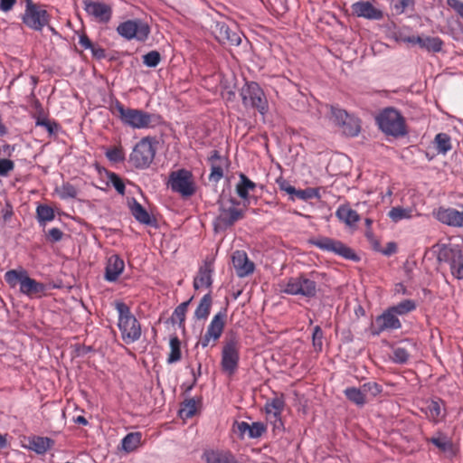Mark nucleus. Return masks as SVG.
<instances>
[{
    "label": "nucleus",
    "mask_w": 463,
    "mask_h": 463,
    "mask_svg": "<svg viewBox=\"0 0 463 463\" xmlns=\"http://www.w3.org/2000/svg\"><path fill=\"white\" fill-rule=\"evenodd\" d=\"M14 216V209L11 203L6 202L5 206L1 210V217L5 222H10Z\"/></svg>",
    "instance_id": "0e129e2a"
},
{
    "label": "nucleus",
    "mask_w": 463,
    "mask_h": 463,
    "mask_svg": "<svg viewBox=\"0 0 463 463\" xmlns=\"http://www.w3.org/2000/svg\"><path fill=\"white\" fill-rule=\"evenodd\" d=\"M157 141L155 137H142L133 147L130 163L138 169H146L153 163L156 153Z\"/></svg>",
    "instance_id": "0eeeda50"
},
{
    "label": "nucleus",
    "mask_w": 463,
    "mask_h": 463,
    "mask_svg": "<svg viewBox=\"0 0 463 463\" xmlns=\"http://www.w3.org/2000/svg\"><path fill=\"white\" fill-rule=\"evenodd\" d=\"M131 214L142 224H150L151 217L147 211L135 199L129 203Z\"/></svg>",
    "instance_id": "72a5a7b5"
},
{
    "label": "nucleus",
    "mask_w": 463,
    "mask_h": 463,
    "mask_svg": "<svg viewBox=\"0 0 463 463\" xmlns=\"http://www.w3.org/2000/svg\"><path fill=\"white\" fill-rule=\"evenodd\" d=\"M451 274L458 279H463V259L458 265L450 269Z\"/></svg>",
    "instance_id": "774afa93"
},
{
    "label": "nucleus",
    "mask_w": 463,
    "mask_h": 463,
    "mask_svg": "<svg viewBox=\"0 0 463 463\" xmlns=\"http://www.w3.org/2000/svg\"><path fill=\"white\" fill-rule=\"evenodd\" d=\"M36 218L41 225H45L55 218L53 209L46 204H40L36 208Z\"/></svg>",
    "instance_id": "a19ab883"
},
{
    "label": "nucleus",
    "mask_w": 463,
    "mask_h": 463,
    "mask_svg": "<svg viewBox=\"0 0 463 463\" xmlns=\"http://www.w3.org/2000/svg\"><path fill=\"white\" fill-rule=\"evenodd\" d=\"M27 271L24 269H10L5 272V279L10 287L14 288L17 283L22 285V280L27 275Z\"/></svg>",
    "instance_id": "37998d69"
},
{
    "label": "nucleus",
    "mask_w": 463,
    "mask_h": 463,
    "mask_svg": "<svg viewBox=\"0 0 463 463\" xmlns=\"http://www.w3.org/2000/svg\"><path fill=\"white\" fill-rule=\"evenodd\" d=\"M427 419L433 423L442 421L446 416L445 405L440 399L427 400L420 408Z\"/></svg>",
    "instance_id": "4be33fe9"
},
{
    "label": "nucleus",
    "mask_w": 463,
    "mask_h": 463,
    "mask_svg": "<svg viewBox=\"0 0 463 463\" xmlns=\"http://www.w3.org/2000/svg\"><path fill=\"white\" fill-rule=\"evenodd\" d=\"M240 202L233 198L222 199L219 202V213L213 222L214 230L225 231L244 217Z\"/></svg>",
    "instance_id": "423d86ee"
},
{
    "label": "nucleus",
    "mask_w": 463,
    "mask_h": 463,
    "mask_svg": "<svg viewBox=\"0 0 463 463\" xmlns=\"http://www.w3.org/2000/svg\"><path fill=\"white\" fill-rule=\"evenodd\" d=\"M435 143L439 153L446 154L451 149L450 137L445 133H439L436 135Z\"/></svg>",
    "instance_id": "a18cd8bd"
},
{
    "label": "nucleus",
    "mask_w": 463,
    "mask_h": 463,
    "mask_svg": "<svg viewBox=\"0 0 463 463\" xmlns=\"http://www.w3.org/2000/svg\"><path fill=\"white\" fill-rule=\"evenodd\" d=\"M206 463H240L230 451L210 450L203 454Z\"/></svg>",
    "instance_id": "cd10ccee"
},
{
    "label": "nucleus",
    "mask_w": 463,
    "mask_h": 463,
    "mask_svg": "<svg viewBox=\"0 0 463 463\" xmlns=\"http://www.w3.org/2000/svg\"><path fill=\"white\" fill-rule=\"evenodd\" d=\"M426 441L434 445L439 452L447 458H453L458 451L452 439L441 431L437 432L431 438H428Z\"/></svg>",
    "instance_id": "6ab92c4d"
},
{
    "label": "nucleus",
    "mask_w": 463,
    "mask_h": 463,
    "mask_svg": "<svg viewBox=\"0 0 463 463\" xmlns=\"http://www.w3.org/2000/svg\"><path fill=\"white\" fill-rule=\"evenodd\" d=\"M340 128L345 136L356 137L361 130L360 120L354 115H349Z\"/></svg>",
    "instance_id": "f704fd0d"
},
{
    "label": "nucleus",
    "mask_w": 463,
    "mask_h": 463,
    "mask_svg": "<svg viewBox=\"0 0 463 463\" xmlns=\"http://www.w3.org/2000/svg\"><path fill=\"white\" fill-rule=\"evenodd\" d=\"M56 193L62 200L72 199L77 196V189L70 183L63 184L61 187L56 188Z\"/></svg>",
    "instance_id": "de8ad7c7"
},
{
    "label": "nucleus",
    "mask_w": 463,
    "mask_h": 463,
    "mask_svg": "<svg viewBox=\"0 0 463 463\" xmlns=\"http://www.w3.org/2000/svg\"><path fill=\"white\" fill-rule=\"evenodd\" d=\"M124 269V260L118 255H111L108 259L105 268V279L109 282H115L122 274Z\"/></svg>",
    "instance_id": "a878e982"
},
{
    "label": "nucleus",
    "mask_w": 463,
    "mask_h": 463,
    "mask_svg": "<svg viewBox=\"0 0 463 463\" xmlns=\"http://www.w3.org/2000/svg\"><path fill=\"white\" fill-rule=\"evenodd\" d=\"M105 155L106 157L113 163H121L125 160V152L122 146H113L109 148Z\"/></svg>",
    "instance_id": "09e8293b"
},
{
    "label": "nucleus",
    "mask_w": 463,
    "mask_h": 463,
    "mask_svg": "<svg viewBox=\"0 0 463 463\" xmlns=\"http://www.w3.org/2000/svg\"><path fill=\"white\" fill-rule=\"evenodd\" d=\"M214 271V259L206 257L198 269V273L194 279V289L202 288H210L213 284V273Z\"/></svg>",
    "instance_id": "412c9836"
},
{
    "label": "nucleus",
    "mask_w": 463,
    "mask_h": 463,
    "mask_svg": "<svg viewBox=\"0 0 463 463\" xmlns=\"http://www.w3.org/2000/svg\"><path fill=\"white\" fill-rule=\"evenodd\" d=\"M34 107L36 109V114L33 116L35 118V125L41 126L46 128L50 135H52L58 128V124L54 121H50L44 113L42 104L39 100L34 101Z\"/></svg>",
    "instance_id": "c85d7f7f"
},
{
    "label": "nucleus",
    "mask_w": 463,
    "mask_h": 463,
    "mask_svg": "<svg viewBox=\"0 0 463 463\" xmlns=\"http://www.w3.org/2000/svg\"><path fill=\"white\" fill-rule=\"evenodd\" d=\"M394 9L398 14H402L414 5V0H393Z\"/></svg>",
    "instance_id": "052dcab7"
},
{
    "label": "nucleus",
    "mask_w": 463,
    "mask_h": 463,
    "mask_svg": "<svg viewBox=\"0 0 463 463\" xmlns=\"http://www.w3.org/2000/svg\"><path fill=\"white\" fill-rule=\"evenodd\" d=\"M215 39L223 45L238 46L241 42V34L237 30H232L224 22H215L212 26Z\"/></svg>",
    "instance_id": "2eb2a0df"
},
{
    "label": "nucleus",
    "mask_w": 463,
    "mask_h": 463,
    "mask_svg": "<svg viewBox=\"0 0 463 463\" xmlns=\"http://www.w3.org/2000/svg\"><path fill=\"white\" fill-rule=\"evenodd\" d=\"M116 310L118 313V326L123 342L130 345L138 341L142 335L141 325L131 313L129 307L123 302H118Z\"/></svg>",
    "instance_id": "7ed1b4c3"
},
{
    "label": "nucleus",
    "mask_w": 463,
    "mask_h": 463,
    "mask_svg": "<svg viewBox=\"0 0 463 463\" xmlns=\"http://www.w3.org/2000/svg\"><path fill=\"white\" fill-rule=\"evenodd\" d=\"M285 405V399L282 393L279 395L276 394L274 397L269 399L265 403L264 411L267 415V419L273 423L274 428L282 426L281 414L284 411Z\"/></svg>",
    "instance_id": "f3484780"
},
{
    "label": "nucleus",
    "mask_w": 463,
    "mask_h": 463,
    "mask_svg": "<svg viewBox=\"0 0 463 463\" xmlns=\"http://www.w3.org/2000/svg\"><path fill=\"white\" fill-rule=\"evenodd\" d=\"M443 47V41L439 37L426 36L425 50L439 52Z\"/></svg>",
    "instance_id": "603ef678"
},
{
    "label": "nucleus",
    "mask_w": 463,
    "mask_h": 463,
    "mask_svg": "<svg viewBox=\"0 0 463 463\" xmlns=\"http://www.w3.org/2000/svg\"><path fill=\"white\" fill-rule=\"evenodd\" d=\"M170 353L167 357L168 364H174L181 360V342L177 335H173L169 342Z\"/></svg>",
    "instance_id": "58836bf2"
},
{
    "label": "nucleus",
    "mask_w": 463,
    "mask_h": 463,
    "mask_svg": "<svg viewBox=\"0 0 463 463\" xmlns=\"http://www.w3.org/2000/svg\"><path fill=\"white\" fill-rule=\"evenodd\" d=\"M417 307V305L414 300L412 299H405L402 302L398 303L397 305H394L392 307H390L391 310L396 315V316H404L406 314H409L412 311H414Z\"/></svg>",
    "instance_id": "79ce46f5"
},
{
    "label": "nucleus",
    "mask_w": 463,
    "mask_h": 463,
    "mask_svg": "<svg viewBox=\"0 0 463 463\" xmlns=\"http://www.w3.org/2000/svg\"><path fill=\"white\" fill-rule=\"evenodd\" d=\"M107 176L109 179V183L114 186L117 192L119 194L124 195L126 186L123 180L119 177V175L114 172H108Z\"/></svg>",
    "instance_id": "3c124183"
},
{
    "label": "nucleus",
    "mask_w": 463,
    "mask_h": 463,
    "mask_svg": "<svg viewBox=\"0 0 463 463\" xmlns=\"http://www.w3.org/2000/svg\"><path fill=\"white\" fill-rule=\"evenodd\" d=\"M330 119L339 128L345 123V119L350 115L345 109L335 106H330Z\"/></svg>",
    "instance_id": "49530a36"
},
{
    "label": "nucleus",
    "mask_w": 463,
    "mask_h": 463,
    "mask_svg": "<svg viewBox=\"0 0 463 463\" xmlns=\"http://www.w3.org/2000/svg\"><path fill=\"white\" fill-rule=\"evenodd\" d=\"M335 216L347 226H353L360 220L358 213L347 204L340 205L335 212Z\"/></svg>",
    "instance_id": "7c9ffc66"
},
{
    "label": "nucleus",
    "mask_w": 463,
    "mask_h": 463,
    "mask_svg": "<svg viewBox=\"0 0 463 463\" xmlns=\"http://www.w3.org/2000/svg\"><path fill=\"white\" fill-rule=\"evenodd\" d=\"M447 5L463 19V2L460 0H447Z\"/></svg>",
    "instance_id": "69168bd1"
},
{
    "label": "nucleus",
    "mask_w": 463,
    "mask_h": 463,
    "mask_svg": "<svg viewBox=\"0 0 463 463\" xmlns=\"http://www.w3.org/2000/svg\"><path fill=\"white\" fill-rule=\"evenodd\" d=\"M232 264L240 278L246 277L254 271V264L242 250H236L232 255Z\"/></svg>",
    "instance_id": "5701e85b"
},
{
    "label": "nucleus",
    "mask_w": 463,
    "mask_h": 463,
    "mask_svg": "<svg viewBox=\"0 0 463 463\" xmlns=\"http://www.w3.org/2000/svg\"><path fill=\"white\" fill-rule=\"evenodd\" d=\"M161 61V55L157 51H151L143 56V62L147 67H156Z\"/></svg>",
    "instance_id": "6e6d98bb"
},
{
    "label": "nucleus",
    "mask_w": 463,
    "mask_h": 463,
    "mask_svg": "<svg viewBox=\"0 0 463 463\" xmlns=\"http://www.w3.org/2000/svg\"><path fill=\"white\" fill-rule=\"evenodd\" d=\"M191 300H192V298L178 305L172 314V317H171L172 322L178 323L179 327H183V328L184 327L186 312H187V308H188V306H189Z\"/></svg>",
    "instance_id": "4c0bfd02"
},
{
    "label": "nucleus",
    "mask_w": 463,
    "mask_h": 463,
    "mask_svg": "<svg viewBox=\"0 0 463 463\" xmlns=\"http://www.w3.org/2000/svg\"><path fill=\"white\" fill-rule=\"evenodd\" d=\"M140 432H131L124 437L122 439V448L127 452L134 451L141 442Z\"/></svg>",
    "instance_id": "ea45409f"
},
{
    "label": "nucleus",
    "mask_w": 463,
    "mask_h": 463,
    "mask_svg": "<svg viewBox=\"0 0 463 463\" xmlns=\"http://www.w3.org/2000/svg\"><path fill=\"white\" fill-rule=\"evenodd\" d=\"M117 33L128 41L136 40L144 43L150 34L149 25L141 19H129L120 23Z\"/></svg>",
    "instance_id": "f8f14e48"
},
{
    "label": "nucleus",
    "mask_w": 463,
    "mask_h": 463,
    "mask_svg": "<svg viewBox=\"0 0 463 463\" xmlns=\"http://www.w3.org/2000/svg\"><path fill=\"white\" fill-rule=\"evenodd\" d=\"M324 334L319 326H316L313 331L312 342L316 351L320 352L323 347Z\"/></svg>",
    "instance_id": "13d9d810"
},
{
    "label": "nucleus",
    "mask_w": 463,
    "mask_h": 463,
    "mask_svg": "<svg viewBox=\"0 0 463 463\" xmlns=\"http://www.w3.org/2000/svg\"><path fill=\"white\" fill-rule=\"evenodd\" d=\"M434 217L443 224L463 229V204L458 208L440 206L433 212Z\"/></svg>",
    "instance_id": "dca6fc26"
},
{
    "label": "nucleus",
    "mask_w": 463,
    "mask_h": 463,
    "mask_svg": "<svg viewBox=\"0 0 463 463\" xmlns=\"http://www.w3.org/2000/svg\"><path fill=\"white\" fill-rule=\"evenodd\" d=\"M373 248L374 250L382 252L385 256H391L397 251V244L393 241L388 242L384 249H380L379 242L375 241L373 242Z\"/></svg>",
    "instance_id": "bf43d9fd"
},
{
    "label": "nucleus",
    "mask_w": 463,
    "mask_h": 463,
    "mask_svg": "<svg viewBox=\"0 0 463 463\" xmlns=\"http://www.w3.org/2000/svg\"><path fill=\"white\" fill-rule=\"evenodd\" d=\"M24 12L21 14L22 23L29 29L41 32L50 24L52 15L46 5L33 0H24Z\"/></svg>",
    "instance_id": "39448f33"
},
{
    "label": "nucleus",
    "mask_w": 463,
    "mask_h": 463,
    "mask_svg": "<svg viewBox=\"0 0 463 463\" xmlns=\"http://www.w3.org/2000/svg\"><path fill=\"white\" fill-rule=\"evenodd\" d=\"M354 14L368 20H381L383 18V12L373 1H358L352 5Z\"/></svg>",
    "instance_id": "aec40b11"
},
{
    "label": "nucleus",
    "mask_w": 463,
    "mask_h": 463,
    "mask_svg": "<svg viewBox=\"0 0 463 463\" xmlns=\"http://www.w3.org/2000/svg\"><path fill=\"white\" fill-rule=\"evenodd\" d=\"M239 178L235 187L236 193L242 200H248L250 192L254 191L257 184L242 173L239 175Z\"/></svg>",
    "instance_id": "2f4dec72"
},
{
    "label": "nucleus",
    "mask_w": 463,
    "mask_h": 463,
    "mask_svg": "<svg viewBox=\"0 0 463 463\" xmlns=\"http://www.w3.org/2000/svg\"><path fill=\"white\" fill-rule=\"evenodd\" d=\"M317 272H310L308 274L301 273L296 277L284 279L279 284V290L288 295L313 298L317 293Z\"/></svg>",
    "instance_id": "f03ea898"
},
{
    "label": "nucleus",
    "mask_w": 463,
    "mask_h": 463,
    "mask_svg": "<svg viewBox=\"0 0 463 463\" xmlns=\"http://www.w3.org/2000/svg\"><path fill=\"white\" fill-rule=\"evenodd\" d=\"M236 428L241 438L247 434L250 439H258L267 431L266 425L260 421L251 424L246 421L236 422Z\"/></svg>",
    "instance_id": "393cba45"
},
{
    "label": "nucleus",
    "mask_w": 463,
    "mask_h": 463,
    "mask_svg": "<svg viewBox=\"0 0 463 463\" xmlns=\"http://www.w3.org/2000/svg\"><path fill=\"white\" fill-rule=\"evenodd\" d=\"M295 196L303 201H307L313 198L320 199V189L312 187H308L303 190L297 189Z\"/></svg>",
    "instance_id": "8fccbe9b"
},
{
    "label": "nucleus",
    "mask_w": 463,
    "mask_h": 463,
    "mask_svg": "<svg viewBox=\"0 0 463 463\" xmlns=\"http://www.w3.org/2000/svg\"><path fill=\"white\" fill-rule=\"evenodd\" d=\"M45 290L46 286L43 283L30 278L28 274L24 278L20 286V292L30 298L40 297Z\"/></svg>",
    "instance_id": "bb28decb"
},
{
    "label": "nucleus",
    "mask_w": 463,
    "mask_h": 463,
    "mask_svg": "<svg viewBox=\"0 0 463 463\" xmlns=\"http://www.w3.org/2000/svg\"><path fill=\"white\" fill-rule=\"evenodd\" d=\"M439 260L447 262L449 268L455 267L463 260V252L458 248H444L439 254Z\"/></svg>",
    "instance_id": "c756f323"
},
{
    "label": "nucleus",
    "mask_w": 463,
    "mask_h": 463,
    "mask_svg": "<svg viewBox=\"0 0 463 463\" xmlns=\"http://www.w3.org/2000/svg\"><path fill=\"white\" fill-rule=\"evenodd\" d=\"M344 393L356 406L363 407L367 402L362 388L348 387L344 391Z\"/></svg>",
    "instance_id": "e433bc0d"
},
{
    "label": "nucleus",
    "mask_w": 463,
    "mask_h": 463,
    "mask_svg": "<svg viewBox=\"0 0 463 463\" xmlns=\"http://www.w3.org/2000/svg\"><path fill=\"white\" fill-rule=\"evenodd\" d=\"M110 112L120 121L134 129H144L155 127L159 117L139 109L125 107L118 99L112 100L109 105Z\"/></svg>",
    "instance_id": "f257e3e1"
},
{
    "label": "nucleus",
    "mask_w": 463,
    "mask_h": 463,
    "mask_svg": "<svg viewBox=\"0 0 463 463\" xmlns=\"http://www.w3.org/2000/svg\"><path fill=\"white\" fill-rule=\"evenodd\" d=\"M401 327V321L389 307L375 318L374 324L372 327V333L373 335H380L383 331L396 330Z\"/></svg>",
    "instance_id": "a211bd4d"
},
{
    "label": "nucleus",
    "mask_w": 463,
    "mask_h": 463,
    "mask_svg": "<svg viewBox=\"0 0 463 463\" xmlns=\"http://www.w3.org/2000/svg\"><path fill=\"white\" fill-rule=\"evenodd\" d=\"M277 184L281 191L286 192L289 195H295L297 189L289 184L288 181L279 178L277 179Z\"/></svg>",
    "instance_id": "e2e57ef3"
},
{
    "label": "nucleus",
    "mask_w": 463,
    "mask_h": 463,
    "mask_svg": "<svg viewBox=\"0 0 463 463\" xmlns=\"http://www.w3.org/2000/svg\"><path fill=\"white\" fill-rule=\"evenodd\" d=\"M364 396L370 394L372 397H376L383 392V387L375 382H368L361 386Z\"/></svg>",
    "instance_id": "864d4df0"
},
{
    "label": "nucleus",
    "mask_w": 463,
    "mask_h": 463,
    "mask_svg": "<svg viewBox=\"0 0 463 463\" xmlns=\"http://www.w3.org/2000/svg\"><path fill=\"white\" fill-rule=\"evenodd\" d=\"M388 216L392 222H398L403 219H410L412 216V210L403 207H392L389 211Z\"/></svg>",
    "instance_id": "c03bdc74"
},
{
    "label": "nucleus",
    "mask_w": 463,
    "mask_h": 463,
    "mask_svg": "<svg viewBox=\"0 0 463 463\" xmlns=\"http://www.w3.org/2000/svg\"><path fill=\"white\" fill-rule=\"evenodd\" d=\"M63 233L59 228L49 230L47 237L52 242H57L62 239Z\"/></svg>",
    "instance_id": "338daca9"
},
{
    "label": "nucleus",
    "mask_w": 463,
    "mask_h": 463,
    "mask_svg": "<svg viewBox=\"0 0 463 463\" xmlns=\"http://www.w3.org/2000/svg\"><path fill=\"white\" fill-rule=\"evenodd\" d=\"M82 6L86 14L100 24H108L112 18V6L109 4L93 1L82 0Z\"/></svg>",
    "instance_id": "4468645a"
},
{
    "label": "nucleus",
    "mask_w": 463,
    "mask_h": 463,
    "mask_svg": "<svg viewBox=\"0 0 463 463\" xmlns=\"http://www.w3.org/2000/svg\"><path fill=\"white\" fill-rule=\"evenodd\" d=\"M27 444L24 447L38 455H43L54 446V440L48 437L37 435L29 436L26 439Z\"/></svg>",
    "instance_id": "b1692460"
},
{
    "label": "nucleus",
    "mask_w": 463,
    "mask_h": 463,
    "mask_svg": "<svg viewBox=\"0 0 463 463\" xmlns=\"http://www.w3.org/2000/svg\"><path fill=\"white\" fill-rule=\"evenodd\" d=\"M308 242L323 251L334 253L345 260L354 261L359 260V257L356 253L341 241L326 236H319L309 239Z\"/></svg>",
    "instance_id": "9d476101"
},
{
    "label": "nucleus",
    "mask_w": 463,
    "mask_h": 463,
    "mask_svg": "<svg viewBox=\"0 0 463 463\" xmlns=\"http://www.w3.org/2000/svg\"><path fill=\"white\" fill-rule=\"evenodd\" d=\"M226 317L225 311H220L215 314L207 326L205 334L198 340L196 346L201 345L203 349L208 346L214 347L223 333Z\"/></svg>",
    "instance_id": "ddd939ff"
},
{
    "label": "nucleus",
    "mask_w": 463,
    "mask_h": 463,
    "mask_svg": "<svg viewBox=\"0 0 463 463\" xmlns=\"http://www.w3.org/2000/svg\"><path fill=\"white\" fill-rule=\"evenodd\" d=\"M379 128L387 136L394 137L407 134L405 118L393 108L383 109L375 118Z\"/></svg>",
    "instance_id": "20e7f679"
},
{
    "label": "nucleus",
    "mask_w": 463,
    "mask_h": 463,
    "mask_svg": "<svg viewBox=\"0 0 463 463\" xmlns=\"http://www.w3.org/2000/svg\"><path fill=\"white\" fill-rule=\"evenodd\" d=\"M240 342L236 337L226 339L222 348L221 367L222 371L229 376L233 375L239 367Z\"/></svg>",
    "instance_id": "9b49d317"
},
{
    "label": "nucleus",
    "mask_w": 463,
    "mask_h": 463,
    "mask_svg": "<svg viewBox=\"0 0 463 463\" xmlns=\"http://www.w3.org/2000/svg\"><path fill=\"white\" fill-rule=\"evenodd\" d=\"M200 401H196L194 398L185 400L179 410V416L187 420L194 417L199 409Z\"/></svg>",
    "instance_id": "c9c22d12"
},
{
    "label": "nucleus",
    "mask_w": 463,
    "mask_h": 463,
    "mask_svg": "<svg viewBox=\"0 0 463 463\" xmlns=\"http://www.w3.org/2000/svg\"><path fill=\"white\" fill-rule=\"evenodd\" d=\"M212 305V296L210 293H207L201 298L194 311V317L198 320H205L210 315Z\"/></svg>",
    "instance_id": "473e14b6"
},
{
    "label": "nucleus",
    "mask_w": 463,
    "mask_h": 463,
    "mask_svg": "<svg viewBox=\"0 0 463 463\" xmlns=\"http://www.w3.org/2000/svg\"><path fill=\"white\" fill-rule=\"evenodd\" d=\"M410 354L404 347L397 346L392 350V360L397 364H405L409 359Z\"/></svg>",
    "instance_id": "5fc2aeb1"
},
{
    "label": "nucleus",
    "mask_w": 463,
    "mask_h": 463,
    "mask_svg": "<svg viewBox=\"0 0 463 463\" xmlns=\"http://www.w3.org/2000/svg\"><path fill=\"white\" fill-rule=\"evenodd\" d=\"M167 186L183 197H190L196 192L194 175L191 171L184 168L170 173Z\"/></svg>",
    "instance_id": "1a4fd4ad"
},
{
    "label": "nucleus",
    "mask_w": 463,
    "mask_h": 463,
    "mask_svg": "<svg viewBox=\"0 0 463 463\" xmlns=\"http://www.w3.org/2000/svg\"><path fill=\"white\" fill-rule=\"evenodd\" d=\"M240 95L245 108L255 109L261 115H265L268 112L269 103L266 95L257 82H246L241 88Z\"/></svg>",
    "instance_id": "6e6552de"
},
{
    "label": "nucleus",
    "mask_w": 463,
    "mask_h": 463,
    "mask_svg": "<svg viewBox=\"0 0 463 463\" xmlns=\"http://www.w3.org/2000/svg\"><path fill=\"white\" fill-rule=\"evenodd\" d=\"M223 176V169L221 165L213 164L211 167V173L209 175L210 181L219 182Z\"/></svg>",
    "instance_id": "680f3d73"
},
{
    "label": "nucleus",
    "mask_w": 463,
    "mask_h": 463,
    "mask_svg": "<svg viewBox=\"0 0 463 463\" xmlns=\"http://www.w3.org/2000/svg\"><path fill=\"white\" fill-rule=\"evenodd\" d=\"M14 162L8 158H0V176L7 177L14 169Z\"/></svg>",
    "instance_id": "4d7b16f0"
}]
</instances>
